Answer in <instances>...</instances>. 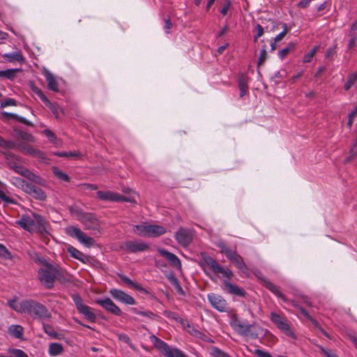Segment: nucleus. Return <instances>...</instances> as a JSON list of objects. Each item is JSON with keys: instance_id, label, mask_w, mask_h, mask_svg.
<instances>
[{"instance_id": "nucleus-52", "label": "nucleus", "mask_w": 357, "mask_h": 357, "mask_svg": "<svg viewBox=\"0 0 357 357\" xmlns=\"http://www.w3.org/2000/svg\"><path fill=\"white\" fill-rule=\"evenodd\" d=\"M266 58H267V52H266L265 47H264L260 51L259 59L257 61V65L259 66L263 65L264 63L265 62V61L266 60Z\"/></svg>"}, {"instance_id": "nucleus-10", "label": "nucleus", "mask_w": 357, "mask_h": 357, "mask_svg": "<svg viewBox=\"0 0 357 357\" xmlns=\"http://www.w3.org/2000/svg\"><path fill=\"white\" fill-rule=\"evenodd\" d=\"M97 197L99 199L103 201H109L113 202H130V203H135L136 201L133 197H125L121 195L119 193L114 192L112 191H98L97 192Z\"/></svg>"}, {"instance_id": "nucleus-36", "label": "nucleus", "mask_w": 357, "mask_h": 357, "mask_svg": "<svg viewBox=\"0 0 357 357\" xmlns=\"http://www.w3.org/2000/svg\"><path fill=\"white\" fill-rule=\"evenodd\" d=\"M132 312L135 314H139L148 318L150 320H154L158 318V315L151 311H142L138 309L133 307L131 309Z\"/></svg>"}, {"instance_id": "nucleus-63", "label": "nucleus", "mask_w": 357, "mask_h": 357, "mask_svg": "<svg viewBox=\"0 0 357 357\" xmlns=\"http://www.w3.org/2000/svg\"><path fill=\"white\" fill-rule=\"evenodd\" d=\"M230 6H231V3H230V1H229V0H227V1L225 2V3H224V5H223V6H222V9L220 10V13H221V14H222V15H227V12H228V10H229V8H230Z\"/></svg>"}, {"instance_id": "nucleus-2", "label": "nucleus", "mask_w": 357, "mask_h": 357, "mask_svg": "<svg viewBox=\"0 0 357 357\" xmlns=\"http://www.w3.org/2000/svg\"><path fill=\"white\" fill-rule=\"evenodd\" d=\"M229 324L237 333L252 340L257 339L259 334L263 333V329L260 326L249 324L248 321L240 319L236 314L231 316Z\"/></svg>"}, {"instance_id": "nucleus-64", "label": "nucleus", "mask_w": 357, "mask_h": 357, "mask_svg": "<svg viewBox=\"0 0 357 357\" xmlns=\"http://www.w3.org/2000/svg\"><path fill=\"white\" fill-rule=\"evenodd\" d=\"M321 351L324 355H326V357H339L334 352L326 350L324 348L321 349Z\"/></svg>"}, {"instance_id": "nucleus-39", "label": "nucleus", "mask_w": 357, "mask_h": 357, "mask_svg": "<svg viewBox=\"0 0 357 357\" xmlns=\"http://www.w3.org/2000/svg\"><path fill=\"white\" fill-rule=\"evenodd\" d=\"M134 231L139 236H149V225H137L134 226Z\"/></svg>"}, {"instance_id": "nucleus-38", "label": "nucleus", "mask_w": 357, "mask_h": 357, "mask_svg": "<svg viewBox=\"0 0 357 357\" xmlns=\"http://www.w3.org/2000/svg\"><path fill=\"white\" fill-rule=\"evenodd\" d=\"M357 155V143L356 142H354V143L351 144L349 151V155L344 159V163H349L351 162L355 157Z\"/></svg>"}, {"instance_id": "nucleus-49", "label": "nucleus", "mask_w": 357, "mask_h": 357, "mask_svg": "<svg viewBox=\"0 0 357 357\" xmlns=\"http://www.w3.org/2000/svg\"><path fill=\"white\" fill-rule=\"evenodd\" d=\"M319 50V46L314 47L309 52L305 54L303 56V63H309L312 61V58L314 57V54L317 53V52Z\"/></svg>"}, {"instance_id": "nucleus-27", "label": "nucleus", "mask_w": 357, "mask_h": 357, "mask_svg": "<svg viewBox=\"0 0 357 357\" xmlns=\"http://www.w3.org/2000/svg\"><path fill=\"white\" fill-rule=\"evenodd\" d=\"M2 57L6 59L9 62L18 61L24 62V57L20 52H16L13 53H6L2 54Z\"/></svg>"}, {"instance_id": "nucleus-57", "label": "nucleus", "mask_w": 357, "mask_h": 357, "mask_svg": "<svg viewBox=\"0 0 357 357\" xmlns=\"http://www.w3.org/2000/svg\"><path fill=\"white\" fill-rule=\"evenodd\" d=\"M357 115V106L356 108L349 114V119L347 122V126L349 128H351L354 121V119Z\"/></svg>"}, {"instance_id": "nucleus-40", "label": "nucleus", "mask_w": 357, "mask_h": 357, "mask_svg": "<svg viewBox=\"0 0 357 357\" xmlns=\"http://www.w3.org/2000/svg\"><path fill=\"white\" fill-rule=\"evenodd\" d=\"M52 172L59 179H60L63 181H66V182L70 181V178L69 176L67 175L66 174H65L64 172H63L58 167H53Z\"/></svg>"}, {"instance_id": "nucleus-8", "label": "nucleus", "mask_w": 357, "mask_h": 357, "mask_svg": "<svg viewBox=\"0 0 357 357\" xmlns=\"http://www.w3.org/2000/svg\"><path fill=\"white\" fill-rule=\"evenodd\" d=\"M71 298L75 305V307L79 314L84 316V317L90 322H95L96 320V316L92 311V309L85 305L78 294H74L71 296Z\"/></svg>"}, {"instance_id": "nucleus-23", "label": "nucleus", "mask_w": 357, "mask_h": 357, "mask_svg": "<svg viewBox=\"0 0 357 357\" xmlns=\"http://www.w3.org/2000/svg\"><path fill=\"white\" fill-rule=\"evenodd\" d=\"M185 328L190 335H193L194 337L202 340L205 342H211V340L205 334L197 330L194 326H190L187 321L185 322Z\"/></svg>"}, {"instance_id": "nucleus-60", "label": "nucleus", "mask_w": 357, "mask_h": 357, "mask_svg": "<svg viewBox=\"0 0 357 357\" xmlns=\"http://www.w3.org/2000/svg\"><path fill=\"white\" fill-rule=\"evenodd\" d=\"M349 36L351 38L348 44V48L351 49L356 45L357 41V36H356L354 33H349Z\"/></svg>"}, {"instance_id": "nucleus-50", "label": "nucleus", "mask_w": 357, "mask_h": 357, "mask_svg": "<svg viewBox=\"0 0 357 357\" xmlns=\"http://www.w3.org/2000/svg\"><path fill=\"white\" fill-rule=\"evenodd\" d=\"M217 246L220 248V252L225 255L227 257L234 251L229 248L223 241L218 242Z\"/></svg>"}, {"instance_id": "nucleus-37", "label": "nucleus", "mask_w": 357, "mask_h": 357, "mask_svg": "<svg viewBox=\"0 0 357 357\" xmlns=\"http://www.w3.org/2000/svg\"><path fill=\"white\" fill-rule=\"evenodd\" d=\"M63 351V347L59 343H51L49 345V354L51 356H57Z\"/></svg>"}, {"instance_id": "nucleus-30", "label": "nucleus", "mask_w": 357, "mask_h": 357, "mask_svg": "<svg viewBox=\"0 0 357 357\" xmlns=\"http://www.w3.org/2000/svg\"><path fill=\"white\" fill-rule=\"evenodd\" d=\"M238 87L240 89V96L242 98L248 93L247 77L241 75L238 79Z\"/></svg>"}, {"instance_id": "nucleus-43", "label": "nucleus", "mask_w": 357, "mask_h": 357, "mask_svg": "<svg viewBox=\"0 0 357 357\" xmlns=\"http://www.w3.org/2000/svg\"><path fill=\"white\" fill-rule=\"evenodd\" d=\"M357 80V73H351L349 75L347 81L344 84V88L346 91H349Z\"/></svg>"}, {"instance_id": "nucleus-31", "label": "nucleus", "mask_w": 357, "mask_h": 357, "mask_svg": "<svg viewBox=\"0 0 357 357\" xmlns=\"http://www.w3.org/2000/svg\"><path fill=\"white\" fill-rule=\"evenodd\" d=\"M163 314L168 319H172V320H174L176 321V322H179L181 323L183 326L184 328H185V322H186V320H184L182 318H181L178 314L175 313V312H173L172 311H169V310H165L163 312Z\"/></svg>"}, {"instance_id": "nucleus-61", "label": "nucleus", "mask_w": 357, "mask_h": 357, "mask_svg": "<svg viewBox=\"0 0 357 357\" xmlns=\"http://www.w3.org/2000/svg\"><path fill=\"white\" fill-rule=\"evenodd\" d=\"M54 155H57L59 157H66V158H68V157L77 156V153H75V152H57V153H55Z\"/></svg>"}, {"instance_id": "nucleus-42", "label": "nucleus", "mask_w": 357, "mask_h": 357, "mask_svg": "<svg viewBox=\"0 0 357 357\" xmlns=\"http://www.w3.org/2000/svg\"><path fill=\"white\" fill-rule=\"evenodd\" d=\"M11 182L15 186L21 188L23 191L25 190V185H28L29 183L26 181L24 179H22L20 177H13L11 178Z\"/></svg>"}, {"instance_id": "nucleus-58", "label": "nucleus", "mask_w": 357, "mask_h": 357, "mask_svg": "<svg viewBox=\"0 0 357 357\" xmlns=\"http://www.w3.org/2000/svg\"><path fill=\"white\" fill-rule=\"evenodd\" d=\"M16 105V101L14 99L8 98L1 103V107L3 108L8 106Z\"/></svg>"}, {"instance_id": "nucleus-35", "label": "nucleus", "mask_w": 357, "mask_h": 357, "mask_svg": "<svg viewBox=\"0 0 357 357\" xmlns=\"http://www.w3.org/2000/svg\"><path fill=\"white\" fill-rule=\"evenodd\" d=\"M17 137L24 141L25 143H33L35 142V137L30 133L24 131H17Z\"/></svg>"}, {"instance_id": "nucleus-29", "label": "nucleus", "mask_w": 357, "mask_h": 357, "mask_svg": "<svg viewBox=\"0 0 357 357\" xmlns=\"http://www.w3.org/2000/svg\"><path fill=\"white\" fill-rule=\"evenodd\" d=\"M1 114L5 118L14 119L17 120V121H19L20 123H24V124H25L26 126H33V124H32V123L31 121L26 120L25 118H24L22 116L17 115L15 114L8 113V112H2Z\"/></svg>"}, {"instance_id": "nucleus-11", "label": "nucleus", "mask_w": 357, "mask_h": 357, "mask_svg": "<svg viewBox=\"0 0 357 357\" xmlns=\"http://www.w3.org/2000/svg\"><path fill=\"white\" fill-rule=\"evenodd\" d=\"M66 233L72 237L76 238L81 243L86 247H91L94 245L95 240L87 236L80 229L76 227H68L66 228Z\"/></svg>"}, {"instance_id": "nucleus-17", "label": "nucleus", "mask_w": 357, "mask_h": 357, "mask_svg": "<svg viewBox=\"0 0 357 357\" xmlns=\"http://www.w3.org/2000/svg\"><path fill=\"white\" fill-rule=\"evenodd\" d=\"M17 149L24 154L32 155L40 160H45L46 158L44 153L38 149H34L33 146L25 142L17 143Z\"/></svg>"}, {"instance_id": "nucleus-1", "label": "nucleus", "mask_w": 357, "mask_h": 357, "mask_svg": "<svg viewBox=\"0 0 357 357\" xmlns=\"http://www.w3.org/2000/svg\"><path fill=\"white\" fill-rule=\"evenodd\" d=\"M203 264L214 273L222 274V276L225 278L223 281V289L225 291L232 295L241 297L245 296V291L242 288L229 282L234 275L233 272L230 269L224 268L215 259L210 256L205 255L203 257Z\"/></svg>"}, {"instance_id": "nucleus-53", "label": "nucleus", "mask_w": 357, "mask_h": 357, "mask_svg": "<svg viewBox=\"0 0 357 357\" xmlns=\"http://www.w3.org/2000/svg\"><path fill=\"white\" fill-rule=\"evenodd\" d=\"M0 199L6 204H16L13 199L8 197L1 190H0Z\"/></svg>"}, {"instance_id": "nucleus-5", "label": "nucleus", "mask_w": 357, "mask_h": 357, "mask_svg": "<svg viewBox=\"0 0 357 357\" xmlns=\"http://www.w3.org/2000/svg\"><path fill=\"white\" fill-rule=\"evenodd\" d=\"M70 211L77 216V220L84 225L86 229L100 231V221L95 214L84 212L77 206L70 207Z\"/></svg>"}, {"instance_id": "nucleus-56", "label": "nucleus", "mask_w": 357, "mask_h": 357, "mask_svg": "<svg viewBox=\"0 0 357 357\" xmlns=\"http://www.w3.org/2000/svg\"><path fill=\"white\" fill-rule=\"evenodd\" d=\"M10 353L13 354L15 357H29L25 352L18 349H10Z\"/></svg>"}, {"instance_id": "nucleus-62", "label": "nucleus", "mask_w": 357, "mask_h": 357, "mask_svg": "<svg viewBox=\"0 0 357 357\" xmlns=\"http://www.w3.org/2000/svg\"><path fill=\"white\" fill-rule=\"evenodd\" d=\"M43 132L50 142H54L56 140V135L50 130L45 129Z\"/></svg>"}, {"instance_id": "nucleus-26", "label": "nucleus", "mask_w": 357, "mask_h": 357, "mask_svg": "<svg viewBox=\"0 0 357 357\" xmlns=\"http://www.w3.org/2000/svg\"><path fill=\"white\" fill-rule=\"evenodd\" d=\"M166 232L165 227L155 225H149V236L148 237H157L164 234Z\"/></svg>"}, {"instance_id": "nucleus-34", "label": "nucleus", "mask_w": 357, "mask_h": 357, "mask_svg": "<svg viewBox=\"0 0 357 357\" xmlns=\"http://www.w3.org/2000/svg\"><path fill=\"white\" fill-rule=\"evenodd\" d=\"M20 68H10L5 70H0V77H6L13 79L16 76L17 72L20 71Z\"/></svg>"}, {"instance_id": "nucleus-46", "label": "nucleus", "mask_w": 357, "mask_h": 357, "mask_svg": "<svg viewBox=\"0 0 357 357\" xmlns=\"http://www.w3.org/2000/svg\"><path fill=\"white\" fill-rule=\"evenodd\" d=\"M47 107L50 109V110L54 114V116L56 119H59L60 113L63 112L62 108L59 105H57L56 103L50 102L47 105Z\"/></svg>"}, {"instance_id": "nucleus-44", "label": "nucleus", "mask_w": 357, "mask_h": 357, "mask_svg": "<svg viewBox=\"0 0 357 357\" xmlns=\"http://www.w3.org/2000/svg\"><path fill=\"white\" fill-rule=\"evenodd\" d=\"M210 354L212 357H231L226 352L216 347H213L211 349Z\"/></svg>"}, {"instance_id": "nucleus-16", "label": "nucleus", "mask_w": 357, "mask_h": 357, "mask_svg": "<svg viewBox=\"0 0 357 357\" xmlns=\"http://www.w3.org/2000/svg\"><path fill=\"white\" fill-rule=\"evenodd\" d=\"M95 302L107 312L112 314L121 316L122 314L121 309L109 298L97 299Z\"/></svg>"}, {"instance_id": "nucleus-18", "label": "nucleus", "mask_w": 357, "mask_h": 357, "mask_svg": "<svg viewBox=\"0 0 357 357\" xmlns=\"http://www.w3.org/2000/svg\"><path fill=\"white\" fill-rule=\"evenodd\" d=\"M24 192L39 201H45L47 199L46 193L40 188L30 183L25 185Z\"/></svg>"}, {"instance_id": "nucleus-7", "label": "nucleus", "mask_w": 357, "mask_h": 357, "mask_svg": "<svg viewBox=\"0 0 357 357\" xmlns=\"http://www.w3.org/2000/svg\"><path fill=\"white\" fill-rule=\"evenodd\" d=\"M58 270L52 264L41 268L38 271V277L42 284L47 289H52L54 286Z\"/></svg>"}, {"instance_id": "nucleus-6", "label": "nucleus", "mask_w": 357, "mask_h": 357, "mask_svg": "<svg viewBox=\"0 0 357 357\" xmlns=\"http://www.w3.org/2000/svg\"><path fill=\"white\" fill-rule=\"evenodd\" d=\"M22 313H26L40 319L50 318L51 317L50 313L45 305L31 299L22 301Z\"/></svg>"}, {"instance_id": "nucleus-41", "label": "nucleus", "mask_w": 357, "mask_h": 357, "mask_svg": "<svg viewBox=\"0 0 357 357\" xmlns=\"http://www.w3.org/2000/svg\"><path fill=\"white\" fill-rule=\"evenodd\" d=\"M43 330L45 333L48 335L50 337L59 339V334L57 333L53 328V327L50 324H43Z\"/></svg>"}, {"instance_id": "nucleus-14", "label": "nucleus", "mask_w": 357, "mask_h": 357, "mask_svg": "<svg viewBox=\"0 0 357 357\" xmlns=\"http://www.w3.org/2000/svg\"><path fill=\"white\" fill-rule=\"evenodd\" d=\"M109 292L112 297L118 302L126 305L135 304V298L122 290L114 288L110 289Z\"/></svg>"}, {"instance_id": "nucleus-15", "label": "nucleus", "mask_w": 357, "mask_h": 357, "mask_svg": "<svg viewBox=\"0 0 357 357\" xmlns=\"http://www.w3.org/2000/svg\"><path fill=\"white\" fill-rule=\"evenodd\" d=\"M175 238L177 243L183 246H188L192 240V231L183 227H181L175 234Z\"/></svg>"}, {"instance_id": "nucleus-28", "label": "nucleus", "mask_w": 357, "mask_h": 357, "mask_svg": "<svg viewBox=\"0 0 357 357\" xmlns=\"http://www.w3.org/2000/svg\"><path fill=\"white\" fill-rule=\"evenodd\" d=\"M8 332L11 336L21 339L22 338L24 328L20 325H11L8 328Z\"/></svg>"}, {"instance_id": "nucleus-13", "label": "nucleus", "mask_w": 357, "mask_h": 357, "mask_svg": "<svg viewBox=\"0 0 357 357\" xmlns=\"http://www.w3.org/2000/svg\"><path fill=\"white\" fill-rule=\"evenodd\" d=\"M149 248L148 243H144L142 241H127L123 243L121 248L126 250L128 252L136 253L147 250Z\"/></svg>"}, {"instance_id": "nucleus-47", "label": "nucleus", "mask_w": 357, "mask_h": 357, "mask_svg": "<svg viewBox=\"0 0 357 357\" xmlns=\"http://www.w3.org/2000/svg\"><path fill=\"white\" fill-rule=\"evenodd\" d=\"M295 44L294 43H290L288 46L282 50H281L278 52V56L281 59H284L286 56L290 52L291 50L294 49Z\"/></svg>"}, {"instance_id": "nucleus-4", "label": "nucleus", "mask_w": 357, "mask_h": 357, "mask_svg": "<svg viewBox=\"0 0 357 357\" xmlns=\"http://www.w3.org/2000/svg\"><path fill=\"white\" fill-rule=\"evenodd\" d=\"M17 224L24 229L33 233L37 232L44 236L48 234L47 226V222L40 215L34 213L33 218L29 215H23Z\"/></svg>"}, {"instance_id": "nucleus-45", "label": "nucleus", "mask_w": 357, "mask_h": 357, "mask_svg": "<svg viewBox=\"0 0 357 357\" xmlns=\"http://www.w3.org/2000/svg\"><path fill=\"white\" fill-rule=\"evenodd\" d=\"M8 305L17 312L22 313V301L17 303L15 299L8 301Z\"/></svg>"}, {"instance_id": "nucleus-54", "label": "nucleus", "mask_w": 357, "mask_h": 357, "mask_svg": "<svg viewBox=\"0 0 357 357\" xmlns=\"http://www.w3.org/2000/svg\"><path fill=\"white\" fill-rule=\"evenodd\" d=\"M33 259L35 261L39 263L40 264L43 265L44 267H46V266L50 265V264L49 262H47L45 259L39 257V255L37 253L34 254V257H33Z\"/></svg>"}, {"instance_id": "nucleus-20", "label": "nucleus", "mask_w": 357, "mask_h": 357, "mask_svg": "<svg viewBox=\"0 0 357 357\" xmlns=\"http://www.w3.org/2000/svg\"><path fill=\"white\" fill-rule=\"evenodd\" d=\"M158 252L169 261L172 267L177 269L181 268V261L176 255L162 248H158Z\"/></svg>"}, {"instance_id": "nucleus-48", "label": "nucleus", "mask_w": 357, "mask_h": 357, "mask_svg": "<svg viewBox=\"0 0 357 357\" xmlns=\"http://www.w3.org/2000/svg\"><path fill=\"white\" fill-rule=\"evenodd\" d=\"M117 337L119 341L127 344L131 349H135V346L128 335L124 333H117Z\"/></svg>"}, {"instance_id": "nucleus-22", "label": "nucleus", "mask_w": 357, "mask_h": 357, "mask_svg": "<svg viewBox=\"0 0 357 357\" xmlns=\"http://www.w3.org/2000/svg\"><path fill=\"white\" fill-rule=\"evenodd\" d=\"M291 305L296 307H297L300 312L307 319H309L310 321H311L312 322V324L314 325V326L316 328H317L321 333L323 335H324L326 337H328V333L323 329L321 328L318 322L317 321H315L310 314L309 313L307 312V310H305L303 307H302L301 306H300L295 301H289Z\"/></svg>"}, {"instance_id": "nucleus-19", "label": "nucleus", "mask_w": 357, "mask_h": 357, "mask_svg": "<svg viewBox=\"0 0 357 357\" xmlns=\"http://www.w3.org/2000/svg\"><path fill=\"white\" fill-rule=\"evenodd\" d=\"M208 299L211 305L220 312H225L227 310V303L222 296L215 294L208 295Z\"/></svg>"}, {"instance_id": "nucleus-21", "label": "nucleus", "mask_w": 357, "mask_h": 357, "mask_svg": "<svg viewBox=\"0 0 357 357\" xmlns=\"http://www.w3.org/2000/svg\"><path fill=\"white\" fill-rule=\"evenodd\" d=\"M227 258L242 272L245 273L248 271V268L243 257L239 255L236 250H234Z\"/></svg>"}, {"instance_id": "nucleus-12", "label": "nucleus", "mask_w": 357, "mask_h": 357, "mask_svg": "<svg viewBox=\"0 0 357 357\" xmlns=\"http://www.w3.org/2000/svg\"><path fill=\"white\" fill-rule=\"evenodd\" d=\"M270 319L277 327L284 332L287 335L291 337H295L294 333L291 331L289 324H288L285 317L279 314L271 312Z\"/></svg>"}, {"instance_id": "nucleus-55", "label": "nucleus", "mask_w": 357, "mask_h": 357, "mask_svg": "<svg viewBox=\"0 0 357 357\" xmlns=\"http://www.w3.org/2000/svg\"><path fill=\"white\" fill-rule=\"evenodd\" d=\"M255 31H256V35L254 36V40L255 41H257V39L262 36L263 34H264V28L260 24H257L256 26H255Z\"/></svg>"}, {"instance_id": "nucleus-51", "label": "nucleus", "mask_w": 357, "mask_h": 357, "mask_svg": "<svg viewBox=\"0 0 357 357\" xmlns=\"http://www.w3.org/2000/svg\"><path fill=\"white\" fill-rule=\"evenodd\" d=\"M17 144L13 142L6 141L1 137V142H0V146L6 149H17Z\"/></svg>"}, {"instance_id": "nucleus-3", "label": "nucleus", "mask_w": 357, "mask_h": 357, "mask_svg": "<svg viewBox=\"0 0 357 357\" xmlns=\"http://www.w3.org/2000/svg\"><path fill=\"white\" fill-rule=\"evenodd\" d=\"M3 154L4 155L7 165L10 169L35 183L44 185L45 181L41 177L35 174L29 169H26L17 164L20 160L19 156L10 152H3Z\"/></svg>"}, {"instance_id": "nucleus-33", "label": "nucleus", "mask_w": 357, "mask_h": 357, "mask_svg": "<svg viewBox=\"0 0 357 357\" xmlns=\"http://www.w3.org/2000/svg\"><path fill=\"white\" fill-rule=\"evenodd\" d=\"M68 251L73 258L77 259L82 262H85V259H86V257L81 251L73 247H70L68 249Z\"/></svg>"}, {"instance_id": "nucleus-59", "label": "nucleus", "mask_w": 357, "mask_h": 357, "mask_svg": "<svg viewBox=\"0 0 357 357\" xmlns=\"http://www.w3.org/2000/svg\"><path fill=\"white\" fill-rule=\"evenodd\" d=\"M0 257L8 259L10 257V252L7 248L3 245L0 244Z\"/></svg>"}, {"instance_id": "nucleus-25", "label": "nucleus", "mask_w": 357, "mask_h": 357, "mask_svg": "<svg viewBox=\"0 0 357 357\" xmlns=\"http://www.w3.org/2000/svg\"><path fill=\"white\" fill-rule=\"evenodd\" d=\"M265 287L273 293L276 296L281 298L284 302H287L284 295L280 291L279 288L269 280H264Z\"/></svg>"}, {"instance_id": "nucleus-24", "label": "nucleus", "mask_w": 357, "mask_h": 357, "mask_svg": "<svg viewBox=\"0 0 357 357\" xmlns=\"http://www.w3.org/2000/svg\"><path fill=\"white\" fill-rule=\"evenodd\" d=\"M44 75L46 79V82L47 83L48 89L53 91H59L58 83L54 75L47 70L45 72Z\"/></svg>"}, {"instance_id": "nucleus-32", "label": "nucleus", "mask_w": 357, "mask_h": 357, "mask_svg": "<svg viewBox=\"0 0 357 357\" xmlns=\"http://www.w3.org/2000/svg\"><path fill=\"white\" fill-rule=\"evenodd\" d=\"M118 276L121 278L122 282H123L127 285L132 287L135 289L139 290V291H143L144 289L137 283L135 282L134 281L131 280L130 278H128L127 276L123 275V274H118Z\"/></svg>"}, {"instance_id": "nucleus-9", "label": "nucleus", "mask_w": 357, "mask_h": 357, "mask_svg": "<svg viewBox=\"0 0 357 357\" xmlns=\"http://www.w3.org/2000/svg\"><path fill=\"white\" fill-rule=\"evenodd\" d=\"M151 340L158 343V348L162 351L166 357H187V356L180 349L176 347H171L167 343L160 340L155 335L151 337Z\"/></svg>"}]
</instances>
